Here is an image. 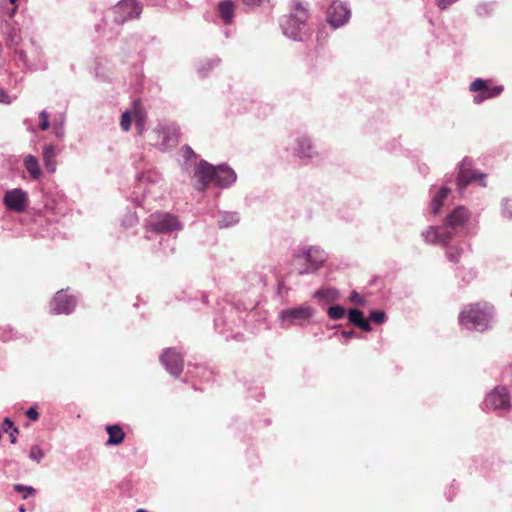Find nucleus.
Returning <instances> with one entry per match:
<instances>
[{
    "label": "nucleus",
    "mask_w": 512,
    "mask_h": 512,
    "mask_svg": "<svg viewBox=\"0 0 512 512\" xmlns=\"http://www.w3.org/2000/svg\"><path fill=\"white\" fill-rule=\"evenodd\" d=\"M492 307L487 303L467 305L459 315L460 324L468 329L484 331L492 319Z\"/></svg>",
    "instance_id": "nucleus-1"
},
{
    "label": "nucleus",
    "mask_w": 512,
    "mask_h": 512,
    "mask_svg": "<svg viewBox=\"0 0 512 512\" xmlns=\"http://www.w3.org/2000/svg\"><path fill=\"white\" fill-rule=\"evenodd\" d=\"M310 17L309 9L299 0H293L290 13L285 16L281 25L284 30H302Z\"/></svg>",
    "instance_id": "nucleus-2"
},
{
    "label": "nucleus",
    "mask_w": 512,
    "mask_h": 512,
    "mask_svg": "<svg viewBox=\"0 0 512 512\" xmlns=\"http://www.w3.org/2000/svg\"><path fill=\"white\" fill-rule=\"evenodd\" d=\"M143 6L138 0H120L111 10L112 21L123 24L140 16Z\"/></svg>",
    "instance_id": "nucleus-3"
},
{
    "label": "nucleus",
    "mask_w": 512,
    "mask_h": 512,
    "mask_svg": "<svg viewBox=\"0 0 512 512\" xmlns=\"http://www.w3.org/2000/svg\"><path fill=\"white\" fill-rule=\"evenodd\" d=\"M325 261L323 251L317 248H309L303 254L295 257V266L299 274L309 273L317 270Z\"/></svg>",
    "instance_id": "nucleus-4"
},
{
    "label": "nucleus",
    "mask_w": 512,
    "mask_h": 512,
    "mask_svg": "<svg viewBox=\"0 0 512 512\" xmlns=\"http://www.w3.org/2000/svg\"><path fill=\"white\" fill-rule=\"evenodd\" d=\"M215 172V166L201 160L194 168L192 186L198 191H205L211 183L215 184Z\"/></svg>",
    "instance_id": "nucleus-5"
},
{
    "label": "nucleus",
    "mask_w": 512,
    "mask_h": 512,
    "mask_svg": "<svg viewBox=\"0 0 512 512\" xmlns=\"http://www.w3.org/2000/svg\"><path fill=\"white\" fill-rule=\"evenodd\" d=\"M154 134L157 136V139L154 140L153 144L162 150L175 147L179 142V127L174 124L160 125L154 130Z\"/></svg>",
    "instance_id": "nucleus-6"
},
{
    "label": "nucleus",
    "mask_w": 512,
    "mask_h": 512,
    "mask_svg": "<svg viewBox=\"0 0 512 512\" xmlns=\"http://www.w3.org/2000/svg\"><path fill=\"white\" fill-rule=\"evenodd\" d=\"M147 225L150 230L157 233H167L179 229L177 218L171 214L154 213L149 216Z\"/></svg>",
    "instance_id": "nucleus-7"
},
{
    "label": "nucleus",
    "mask_w": 512,
    "mask_h": 512,
    "mask_svg": "<svg viewBox=\"0 0 512 512\" xmlns=\"http://www.w3.org/2000/svg\"><path fill=\"white\" fill-rule=\"evenodd\" d=\"M3 203L9 210L17 213H22L27 208V193L21 189L9 190L5 193L3 197Z\"/></svg>",
    "instance_id": "nucleus-8"
},
{
    "label": "nucleus",
    "mask_w": 512,
    "mask_h": 512,
    "mask_svg": "<svg viewBox=\"0 0 512 512\" xmlns=\"http://www.w3.org/2000/svg\"><path fill=\"white\" fill-rule=\"evenodd\" d=\"M470 91L479 92V94L474 97V102L479 104L483 102L485 99L493 98L500 95L503 91V87H489L486 81L482 79H476L470 84Z\"/></svg>",
    "instance_id": "nucleus-9"
},
{
    "label": "nucleus",
    "mask_w": 512,
    "mask_h": 512,
    "mask_svg": "<svg viewBox=\"0 0 512 512\" xmlns=\"http://www.w3.org/2000/svg\"><path fill=\"white\" fill-rule=\"evenodd\" d=\"M485 406L488 409L508 410L510 408V396L507 389L497 387L491 391L485 399Z\"/></svg>",
    "instance_id": "nucleus-10"
},
{
    "label": "nucleus",
    "mask_w": 512,
    "mask_h": 512,
    "mask_svg": "<svg viewBox=\"0 0 512 512\" xmlns=\"http://www.w3.org/2000/svg\"><path fill=\"white\" fill-rule=\"evenodd\" d=\"M350 17V10L341 2H333L328 9L327 21L333 29L343 26Z\"/></svg>",
    "instance_id": "nucleus-11"
},
{
    "label": "nucleus",
    "mask_w": 512,
    "mask_h": 512,
    "mask_svg": "<svg viewBox=\"0 0 512 512\" xmlns=\"http://www.w3.org/2000/svg\"><path fill=\"white\" fill-rule=\"evenodd\" d=\"M160 361L173 376H179L183 371V358L173 348L165 350L160 357Z\"/></svg>",
    "instance_id": "nucleus-12"
},
{
    "label": "nucleus",
    "mask_w": 512,
    "mask_h": 512,
    "mask_svg": "<svg viewBox=\"0 0 512 512\" xmlns=\"http://www.w3.org/2000/svg\"><path fill=\"white\" fill-rule=\"evenodd\" d=\"M425 241L430 244H441L446 246L453 238L454 234L445 227L430 226L423 232Z\"/></svg>",
    "instance_id": "nucleus-13"
},
{
    "label": "nucleus",
    "mask_w": 512,
    "mask_h": 512,
    "mask_svg": "<svg viewBox=\"0 0 512 512\" xmlns=\"http://www.w3.org/2000/svg\"><path fill=\"white\" fill-rule=\"evenodd\" d=\"M314 310L310 306H300L282 310L280 317L282 321L290 323H300L301 321L311 318Z\"/></svg>",
    "instance_id": "nucleus-14"
},
{
    "label": "nucleus",
    "mask_w": 512,
    "mask_h": 512,
    "mask_svg": "<svg viewBox=\"0 0 512 512\" xmlns=\"http://www.w3.org/2000/svg\"><path fill=\"white\" fill-rule=\"evenodd\" d=\"M470 212L463 206L456 207L451 213L445 218L444 227L446 230H456L463 227L466 222L470 219Z\"/></svg>",
    "instance_id": "nucleus-15"
},
{
    "label": "nucleus",
    "mask_w": 512,
    "mask_h": 512,
    "mask_svg": "<svg viewBox=\"0 0 512 512\" xmlns=\"http://www.w3.org/2000/svg\"><path fill=\"white\" fill-rule=\"evenodd\" d=\"M75 300L72 296H69L63 292H57L55 297L50 303V309L54 314H69L75 308Z\"/></svg>",
    "instance_id": "nucleus-16"
},
{
    "label": "nucleus",
    "mask_w": 512,
    "mask_h": 512,
    "mask_svg": "<svg viewBox=\"0 0 512 512\" xmlns=\"http://www.w3.org/2000/svg\"><path fill=\"white\" fill-rule=\"evenodd\" d=\"M485 178V174H476L472 172L470 168V163L464 160L460 166L459 174L457 177V184L459 189L465 188L470 182L474 180H480L481 185L485 186L483 182Z\"/></svg>",
    "instance_id": "nucleus-17"
},
{
    "label": "nucleus",
    "mask_w": 512,
    "mask_h": 512,
    "mask_svg": "<svg viewBox=\"0 0 512 512\" xmlns=\"http://www.w3.org/2000/svg\"><path fill=\"white\" fill-rule=\"evenodd\" d=\"M215 185L227 187L236 180L235 172L227 165L215 166Z\"/></svg>",
    "instance_id": "nucleus-18"
},
{
    "label": "nucleus",
    "mask_w": 512,
    "mask_h": 512,
    "mask_svg": "<svg viewBox=\"0 0 512 512\" xmlns=\"http://www.w3.org/2000/svg\"><path fill=\"white\" fill-rule=\"evenodd\" d=\"M133 120L135 122L137 133L142 135L145 130L147 114L139 101H134L133 103Z\"/></svg>",
    "instance_id": "nucleus-19"
},
{
    "label": "nucleus",
    "mask_w": 512,
    "mask_h": 512,
    "mask_svg": "<svg viewBox=\"0 0 512 512\" xmlns=\"http://www.w3.org/2000/svg\"><path fill=\"white\" fill-rule=\"evenodd\" d=\"M56 156H57V150L56 147L52 144H46L43 147V162L46 170L50 173H54L56 171Z\"/></svg>",
    "instance_id": "nucleus-20"
},
{
    "label": "nucleus",
    "mask_w": 512,
    "mask_h": 512,
    "mask_svg": "<svg viewBox=\"0 0 512 512\" xmlns=\"http://www.w3.org/2000/svg\"><path fill=\"white\" fill-rule=\"evenodd\" d=\"M106 431L108 433L106 445H119L124 441L125 433L120 425H108Z\"/></svg>",
    "instance_id": "nucleus-21"
},
{
    "label": "nucleus",
    "mask_w": 512,
    "mask_h": 512,
    "mask_svg": "<svg viewBox=\"0 0 512 512\" xmlns=\"http://www.w3.org/2000/svg\"><path fill=\"white\" fill-rule=\"evenodd\" d=\"M348 319L352 324L359 327L363 331H371L369 320L364 318L363 313L360 310L350 309L348 311Z\"/></svg>",
    "instance_id": "nucleus-22"
},
{
    "label": "nucleus",
    "mask_w": 512,
    "mask_h": 512,
    "mask_svg": "<svg viewBox=\"0 0 512 512\" xmlns=\"http://www.w3.org/2000/svg\"><path fill=\"white\" fill-rule=\"evenodd\" d=\"M24 166L34 180H38L41 177V169L35 156L27 155L24 158Z\"/></svg>",
    "instance_id": "nucleus-23"
},
{
    "label": "nucleus",
    "mask_w": 512,
    "mask_h": 512,
    "mask_svg": "<svg viewBox=\"0 0 512 512\" xmlns=\"http://www.w3.org/2000/svg\"><path fill=\"white\" fill-rule=\"evenodd\" d=\"M235 5L232 1H223L218 5L219 15L226 24H230L234 15Z\"/></svg>",
    "instance_id": "nucleus-24"
},
{
    "label": "nucleus",
    "mask_w": 512,
    "mask_h": 512,
    "mask_svg": "<svg viewBox=\"0 0 512 512\" xmlns=\"http://www.w3.org/2000/svg\"><path fill=\"white\" fill-rule=\"evenodd\" d=\"M295 154L301 158H310L314 154V150L310 140L302 138L298 141V146L295 150Z\"/></svg>",
    "instance_id": "nucleus-25"
},
{
    "label": "nucleus",
    "mask_w": 512,
    "mask_h": 512,
    "mask_svg": "<svg viewBox=\"0 0 512 512\" xmlns=\"http://www.w3.org/2000/svg\"><path fill=\"white\" fill-rule=\"evenodd\" d=\"M449 189L446 187H442L437 194L433 197L431 201V211L433 214H438L441 207L443 206V203L445 199L447 198L449 194Z\"/></svg>",
    "instance_id": "nucleus-26"
},
{
    "label": "nucleus",
    "mask_w": 512,
    "mask_h": 512,
    "mask_svg": "<svg viewBox=\"0 0 512 512\" xmlns=\"http://www.w3.org/2000/svg\"><path fill=\"white\" fill-rule=\"evenodd\" d=\"M314 296L316 298L323 299L326 302H333L338 298V292L334 288H323L318 290Z\"/></svg>",
    "instance_id": "nucleus-27"
},
{
    "label": "nucleus",
    "mask_w": 512,
    "mask_h": 512,
    "mask_svg": "<svg viewBox=\"0 0 512 512\" xmlns=\"http://www.w3.org/2000/svg\"><path fill=\"white\" fill-rule=\"evenodd\" d=\"M462 253H463L462 248L457 247V246H452L447 250L446 256L450 262L458 263Z\"/></svg>",
    "instance_id": "nucleus-28"
},
{
    "label": "nucleus",
    "mask_w": 512,
    "mask_h": 512,
    "mask_svg": "<svg viewBox=\"0 0 512 512\" xmlns=\"http://www.w3.org/2000/svg\"><path fill=\"white\" fill-rule=\"evenodd\" d=\"M132 120H133V110L125 111L121 115L120 126L123 131L127 132L130 130Z\"/></svg>",
    "instance_id": "nucleus-29"
},
{
    "label": "nucleus",
    "mask_w": 512,
    "mask_h": 512,
    "mask_svg": "<svg viewBox=\"0 0 512 512\" xmlns=\"http://www.w3.org/2000/svg\"><path fill=\"white\" fill-rule=\"evenodd\" d=\"M328 315L331 319L338 320L343 318L345 310L342 306H331L328 308Z\"/></svg>",
    "instance_id": "nucleus-30"
},
{
    "label": "nucleus",
    "mask_w": 512,
    "mask_h": 512,
    "mask_svg": "<svg viewBox=\"0 0 512 512\" xmlns=\"http://www.w3.org/2000/svg\"><path fill=\"white\" fill-rule=\"evenodd\" d=\"M14 489L18 493H23V499H27L29 496H32L36 493V490L33 487L25 486L22 484H16Z\"/></svg>",
    "instance_id": "nucleus-31"
},
{
    "label": "nucleus",
    "mask_w": 512,
    "mask_h": 512,
    "mask_svg": "<svg viewBox=\"0 0 512 512\" xmlns=\"http://www.w3.org/2000/svg\"><path fill=\"white\" fill-rule=\"evenodd\" d=\"M368 320H371L376 324H382L386 320V314L384 313V311L380 310L373 311L370 313V317Z\"/></svg>",
    "instance_id": "nucleus-32"
},
{
    "label": "nucleus",
    "mask_w": 512,
    "mask_h": 512,
    "mask_svg": "<svg viewBox=\"0 0 512 512\" xmlns=\"http://www.w3.org/2000/svg\"><path fill=\"white\" fill-rule=\"evenodd\" d=\"M43 455L44 453L38 445H34L31 447L29 456L32 460L39 463Z\"/></svg>",
    "instance_id": "nucleus-33"
},
{
    "label": "nucleus",
    "mask_w": 512,
    "mask_h": 512,
    "mask_svg": "<svg viewBox=\"0 0 512 512\" xmlns=\"http://www.w3.org/2000/svg\"><path fill=\"white\" fill-rule=\"evenodd\" d=\"M39 127L41 130L45 131L49 128L50 122H49V115L46 111H42L39 115Z\"/></svg>",
    "instance_id": "nucleus-34"
},
{
    "label": "nucleus",
    "mask_w": 512,
    "mask_h": 512,
    "mask_svg": "<svg viewBox=\"0 0 512 512\" xmlns=\"http://www.w3.org/2000/svg\"><path fill=\"white\" fill-rule=\"evenodd\" d=\"M350 301L352 303H355L357 305H364V299L361 295H359L356 291H353L351 294H350V297H349Z\"/></svg>",
    "instance_id": "nucleus-35"
},
{
    "label": "nucleus",
    "mask_w": 512,
    "mask_h": 512,
    "mask_svg": "<svg viewBox=\"0 0 512 512\" xmlns=\"http://www.w3.org/2000/svg\"><path fill=\"white\" fill-rule=\"evenodd\" d=\"M246 6H261L268 3L269 0H241Z\"/></svg>",
    "instance_id": "nucleus-36"
},
{
    "label": "nucleus",
    "mask_w": 512,
    "mask_h": 512,
    "mask_svg": "<svg viewBox=\"0 0 512 512\" xmlns=\"http://www.w3.org/2000/svg\"><path fill=\"white\" fill-rule=\"evenodd\" d=\"M26 415L30 420L33 421H36L39 418V413L34 407L29 408L26 412Z\"/></svg>",
    "instance_id": "nucleus-37"
},
{
    "label": "nucleus",
    "mask_w": 512,
    "mask_h": 512,
    "mask_svg": "<svg viewBox=\"0 0 512 512\" xmlns=\"http://www.w3.org/2000/svg\"><path fill=\"white\" fill-rule=\"evenodd\" d=\"M477 12L479 15H486L489 13V5L488 4H481L477 7Z\"/></svg>",
    "instance_id": "nucleus-38"
},
{
    "label": "nucleus",
    "mask_w": 512,
    "mask_h": 512,
    "mask_svg": "<svg viewBox=\"0 0 512 512\" xmlns=\"http://www.w3.org/2000/svg\"><path fill=\"white\" fill-rule=\"evenodd\" d=\"M3 425H4L5 432H7L9 428L13 427V423L9 418H5Z\"/></svg>",
    "instance_id": "nucleus-39"
},
{
    "label": "nucleus",
    "mask_w": 512,
    "mask_h": 512,
    "mask_svg": "<svg viewBox=\"0 0 512 512\" xmlns=\"http://www.w3.org/2000/svg\"><path fill=\"white\" fill-rule=\"evenodd\" d=\"M0 102L8 103V95L1 89H0Z\"/></svg>",
    "instance_id": "nucleus-40"
},
{
    "label": "nucleus",
    "mask_w": 512,
    "mask_h": 512,
    "mask_svg": "<svg viewBox=\"0 0 512 512\" xmlns=\"http://www.w3.org/2000/svg\"><path fill=\"white\" fill-rule=\"evenodd\" d=\"M342 335L345 337V338H351L355 335V332L353 330H350V331H342Z\"/></svg>",
    "instance_id": "nucleus-41"
},
{
    "label": "nucleus",
    "mask_w": 512,
    "mask_h": 512,
    "mask_svg": "<svg viewBox=\"0 0 512 512\" xmlns=\"http://www.w3.org/2000/svg\"><path fill=\"white\" fill-rule=\"evenodd\" d=\"M14 433H18L17 428H14L13 433H11V435H10L11 436V443H13V444L16 442V436H15Z\"/></svg>",
    "instance_id": "nucleus-42"
},
{
    "label": "nucleus",
    "mask_w": 512,
    "mask_h": 512,
    "mask_svg": "<svg viewBox=\"0 0 512 512\" xmlns=\"http://www.w3.org/2000/svg\"><path fill=\"white\" fill-rule=\"evenodd\" d=\"M19 511H20V512H26V509H25V507H24L23 505H21V506L19 507Z\"/></svg>",
    "instance_id": "nucleus-43"
},
{
    "label": "nucleus",
    "mask_w": 512,
    "mask_h": 512,
    "mask_svg": "<svg viewBox=\"0 0 512 512\" xmlns=\"http://www.w3.org/2000/svg\"><path fill=\"white\" fill-rule=\"evenodd\" d=\"M136 512H147V511L144 509H138Z\"/></svg>",
    "instance_id": "nucleus-44"
},
{
    "label": "nucleus",
    "mask_w": 512,
    "mask_h": 512,
    "mask_svg": "<svg viewBox=\"0 0 512 512\" xmlns=\"http://www.w3.org/2000/svg\"><path fill=\"white\" fill-rule=\"evenodd\" d=\"M17 0H9L11 4H14Z\"/></svg>",
    "instance_id": "nucleus-45"
}]
</instances>
